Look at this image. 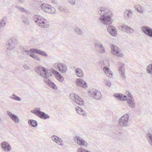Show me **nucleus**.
I'll use <instances>...</instances> for the list:
<instances>
[{
    "label": "nucleus",
    "instance_id": "4c0bfd02",
    "mask_svg": "<svg viewBox=\"0 0 152 152\" xmlns=\"http://www.w3.org/2000/svg\"><path fill=\"white\" fill-rule=\"evenodd\" d=\"M124 64H121L120 66L119 72L120 73L124 72L125 71Z\"/></svg>",
    "mask_w": 152,
    "mask_h": 152
},
{
    "label": "nucleus",
    "instance_id": "aec40b11",
    "mask_svg": "<svg viewBox=\"0 0 152 152\" xmlns=\"http://www.w3.org/2000/svg\"><path fill=\"white\" fill-rule=\"evenodd\" d=\"M45 82L47 85L53 89L56 90L57 87L55 84L49 79H47L45 81Z\"/></svg>",
    "mask_w": 152,
    "mask_h": 152
},
{
    "label": "nucleus",
    "instance_id": "58836bf2",
    "mask_svg": "<svg viewBox=\"0 0 152 152\" xmlns=\"http://www.w3.org/2000/svg\"><path fill=\"white\" fill-rule=\"evenodd\" d=\"M122 95H121L120 94H115L114 95L117 99H118L122 101Z\"/></svg>",
    "mask_w": 152,
    "mask_h": 152
},
{
    "label": "nucleus",
    "instance_id": "f257e3e1",
    "mask_svg": "<svg viewBox=\"0 0 152 152\" xmlns=\"http://www.w3.org/2000/svg\"><path fill=\"white\" fill-rule=\"evenodd\" d=\"M98 12L100 15L99 20L104 25H110L112 22L111 17L112 13L107 8L104 7H99Z\"/></svg>",
    "mask_w": 152,
    "mask_h": 152
},
{
    "label": "nucleus",
    "instance_id": "9b49d317",
    "mask_svg": "<svg viewBox=\"0 0 152 152\" xmlns=\"http://www.w3.org/2000/svg\"><path fill=\"white\" fill-rule=\"evenodd\" d=\"M96 50L99 52L104 54L105 52V48L101 43L99 41H96L94 44Z\"/></svg>",
    "mask_w": 152,
    "mask_h": 152
},
{
    "label": "nucleus",
    "instance_id": "bb28decb",
    "mask_svg": "<svg viewBox=\"0 0 152 152\" xmlns=\"http://www.w3.org/2000/svg\"><path fill=\"white\" fill-rule=\"evenodd\" d=\"M22 21L25 24L28 25L29 23V20L28 17L25 15H22Z\"/></svg>",
    "mask_w": 152,
    "mask_h": 152
},
{
    "label": "nucleus",
    "instance_id": "ddd939ff",
    "mask_svg": "<svg viewBox=\"0 0 152 152\" xmlns=\"http://www.w3.org/2000/svg\"><path fill=\"white\" fill-rule=\"evenodd\" d=\"M74 140L79 145L84 146L86 147H87L88 146V143L79 136H75L74 137Z\"/></svg>",
    "mask_w": 152,
    "mask_h": 152
},
{
    "label": "nucleus",
    "instance_id": "7c9ffc66",
    "mask_svg": "<svg viewBox=\"0 0 152 152\" xmlns=\"http://www.w3.org/2000/svg\"><path fill=\"white\" fill-rule=\"evenodd\" d=\"M15 7L20 12H24L27 14L28 13V12L23 7H22L18 6H15Z\"/></svg>",
    "mask_w": 152,
    "mask_h": 152
},
{
    "label": "nucleus",
    "instance_id": "5fc2aeb1",
    "mask_svg": "<svg viewBox=\"0 0 152 152\" xmlns=\"http://www.w3.org/2000/svg\"><path fill=\"white\" fill-rule=\"evenodd\" d=\"M23 67L24 69H29L28 66L26 65H24L23 66Z\"/></svg>",
    "mask_w": 152,
    "mask_h": 152
},
{
    "label": "nucleus",
    "instance_id": "20e7f679",
    "mask_svg": "<svg viewBox=\"0 0 152 152\" xmlns=\"http://www.w3.org/2000/svg\"><path fill=\"white\" fill-rule=\"evenodd\" d=\"M129 117L128 114L123 115L119 120V125L122 127H126L129 126Z\"/></svg>",
    "mask_w": 152,
    "mask_h": 152
},
{
    "label": "nucleus",
    "instance_id": "9d476101",
    "mask_svg": "<svg viewBox=\"0 0 152 152\" xmlns=\"http://www.w3.org/2000/svg\"><path fill=\"white\" fill-rule=\"evenodd\" d=\"M110 47L112 49V53L118 57H122L123 54L121 53L119 48L114 45H111Z\"/></svg>",
    "mask_w": 152,
    "mask_h": 152
},
{
    "label": "nucleus",
    "instance_id": "393cba45",
    "mask_svg": "<svg viewBox=\"0 0 152 152\" xmlns=\"http://www.w3.org/2000/svg\"><path fill=\"white\" fill-rule=\"evenodd\" d=\"M28 122V124L32 127H35L38 125L37 121L35 120L30 119Z\"/></svg>",
    "mask_w": 152,
    "mask_h": 152
},
{
    "label": "nucleus",
    "instance_id": "603ef678",
    "mask_svg": "<svg viewBox=\"0 0 152 152\" xmlns=\"http://www.w3.org/2000/svg\"><path fill=\"white\" fill-rule=\"evenodd\" d=\"M62 12H64L66 13H69V12L68 9H64V10L62 11Z\"/></svg>",
    "mask_w": 152,
    "mask_h": 152
},
{
    "label": "nucleus",
    "instance_id": "e433bc0d",
    "mask_svg": "<svg viewBox=\"0 0 152 152\" xmlns=\"http://www.w3.org/2000/svg\"><path fill=\"white\" fill-rule=\"evenodd\" d=\"M75 31L78 34L82 35L83 34L82 31L81 29L79 28H75Z\"/></svg>",
    "mask_w": 152,
    "mask_h": 152
},
{
    "label": "nucleus",
    "instance_id": "864d4df0",
    "mask_svg": "<svg viewBox=\"0 0 152 152\" xmlns=\"http://www.w3.org/2000/svg\"><path fill=\"white\" fill-rule=\"evenodd\" d=\"M103 70L104 72H105L107 71H109V70H110V69H109L108 68L106 67H105L103 68Z\"/></svg>",
    "mask_w": 152,
    "mask_h": 152
},
{
    "label": "nucleus",
    "instance_id": "09e8293b",
    "mask_svg": "<svg viewBox=\"0 0 152 152\" xmlns=\"http://www.w3.org/2000/svg\"><path fill=\"white\" fill-rule=\"evenodd\" d=\"M50 13L54 14L56 12V10L54 8H51V10H50Z\"/></svg>",
    "mask_w": 152,
    "mask_h": 152
},
{
    "label": "nucleus",
    "instance_id": "c03bdc74",
    "mask_svg": "<svg viewBox=\"0 0 152 152\" xmlns=\"http://www.w3.org/2000/svg\"><path fill=\"white\" fill-rule=\"evenodd\" d=\"M51 2L55 6H57L58 5V2L56 0H52Z\"/></svg>",
    "mask_w": 152,
    "mask_h": 152
},
{
    "label": "nucleus",
    "instance_id": "dca6fc26",
    "mask_svg": "<svg viewBox=\"0 0 152 152\" xmlns=\"http://www.w3.org/2000/svg\"><path fill=\"white\" fill-rule=\"evenodd\" d=\"M1 145L2 148L6 151H9L11 149L10 145L7 142H3L1 143Z\"/></svg>",
    "mask_w": 152,
    "mask_h": 152
},
{
    "label": "nucleus",
    "instance_id": "13d9d810",
    "mask_svg": "<svg viewBox=\"0 0 152 152\" xmlns=\"http://www.w3.org/2000/svg\"><path fill=\"white\" fill-rule=\"evenodd\" d=\"M25 52L24 51V50H22V51H21V53L23 55H25Z\"/></svg>",
    "mask_w": 152,
    "mask_h": 152
},
{
    "label": "nucleus",
    "instance_id": "7ed1b4c3",
    "mask_svg": "<svg viewBox=\"0 0 152 152\" xmlns=\"http://www.w3.org/2000/svg\"><path fill=\"white\" fill-rule=\"evenodd\" d=\"M31 112L37 116L41 119H46L50 118L49 116L44 112L40 111V108L39 107H35Z\"/></svg>",
    "mask_w": 152,
    "mask_h": 152
},
{
    "label": "nucleus",
    "instance_id": "8fccbe9b",
    "mask_svg": "<svg viewBox=\"0 0 152 152\" xmlns=\"http://www.w3.org/2000/svg\"><path fill=\"white\" fill-rule=\"evenodd\" d=\"M128 96L129 98L128 99H134V98L133 97L132 95L130 92H129L128 93Z\"/></svg>",
    "mask_w": 152,
    "mask_h": 152
},
{
    "label": "nucleus",
    "instance_id": "39448f33",
    "mask_svg": "<svg viewBox=\"0 0 152 152\" xmlns=\"http://www.w3.org/2000/svg\"><path fill=\"white\" fill-rule=\"evenodd\" d=\"M70 99L77 104L80 105H83L84 102L79 96L74 93L71 94L69 95Z\"/></svg>",
    "mask_w": 152,
    "mask_h": 152
},
{
    "label": "nucleus",
    "instance_id": "412c9836",
    "mask_svg": "<svg viewBox=\"0 0 152 152\" xmlns=\"http://www.w3.org/2000/svg\"><path fill=\"white\" fill-rule=\"evenodd\" d=\"M50 5H48L46 4H42L41 6V7L42 10L44 12L47 13H50V10H51V8L50 7Z\"/></svg>",
    "mask_w": 152,
    "mask_h": 152
},
{
    "label": "nucleus",
    "instance_id": "c85d7f7f",
    "mask_svg": "<svg viewBox=\"0 0 152 152\" xmlns=\"http://www.w3.org/2000/svg\"><path fill=\"white\" fill-rule=\"evenodd\" d=\"M133 13L132 11L129 10H126L124 13V16L125 18L127 19L130 16H131Z\"/></svg>",
    "mask_w": 152,
    "mask_h": 152
},
{
    "label": "nucleus",
    "instance_id": "49530a36",
    "mask_svg": "<svg viewBox=\"0 0 152 152\" xmlns=\"http://www.w3.org/2000/svg\"><path fill=\"white\" fill-rule=\"evenodd\" d=\"M121 76V78L123 80H124L125 78V76L124 73V72H121L120 73Z\"/></svg>",
    "mask_w": 152,
    "mask_h": 152
},
{
    "label": "nucleus",
    "instance_id": "b1692460",
    "mask_svg": "<svg viewBox=\"0 0 152 152\" xmlns=\"http://www.w3.org/2000/svg\"><path fill=\"white\" fill-rule=\"evenodd\" d=\"M127 102L129 106L131 108L133 109L135 108V103L134 99H128Z\"/></svg>",
    "mask_w": 152,
    "mask_h": 152
},
{
    "label": "nucleus",
    "instance_id": "4be33fe9",
    "mask_svg": "<svg viewBox=\"0 0 152 152\" xmlns=\"http://www.w3.org/2000/svg\"><path fill=\"white\" fill-rule=\"evenodd\" d=\"M55 75L57 79L60 82H62L64 81L63 77L58 72L55 71Z\"/></svg>",
    "mask_w": 152,
    "mask_h": 152
},
{
    "label": "nucleus",
    "instance_id": "f3484780",
    "mask_svg": "<svg viewBox=\"0 0 152 152\" xmlns=\"http://www.w3.org/2000/svg\"><path fill=\"white\" fill-rule=\"evenodd\" d=\"M7 113L10 118L15 123H18L19 122V119L18 117L11 112L9 111H7Z\"/></svg>",
    "mask_w": 152,
    "mask_h": 152
},
{
    "label": "nucleus",
    "instance_id": "3c124183",
    "mask_svg": "<svg viewBox=\"0 0 152 152\" xmlns=\"http://www.w3.org/2000/svg\"><path fill=\"white\" fill-rule=\"evenodd\" d=\"M127 99H127V96L126 95H124L123 96H122V101H125Z\"/></svg>",
    "mask_w": 152,
    "mask_h": 152
},
{
    "label": "nucleus",
    "instance_id": "79ce46f5",
    "mask_svg": "<svg viewBox=\"0 0 152 152\" xmlns=\"http://www.w3.org/2000/svg\"><path fill=\"white\" fill-rule=\"evenodd\" d=\"M105 73L107 76L110 77H111L112 75H113V74L111 73V72H110V70L105 72Z\"/></svg>",
    "mask_w": 152,
    "mask_h": 152
},
{
    "label": "nucleus",
    "instance_id": "a211bd4d",
    "mask_svg": "<svg viewBox=\"0 0 152 152\" xmlns=\"http://www.w3.org/2000/svg\"><path fill=\"white\" fill-rule=\"evenodd\" d=\"M107 31L112 36H115L117 34V31L115 28L113 26H109L107 28Z\"/></svg>",
    "mask_w": 152,
    "mask_h": 152
},
{
    "label": "nucleus",
    "instance_id": "f8f14e48",
    "mask_svg": "<svg viewBox=\"0 0 152 152\" xmlns=\"http://www.w3.org/2000/svg\"><path fill=\"white\" fill-rule=\"evenodd\" d=\"M54 66L55 68L58 69L59 71L63 73L66 72L67 70L66 66L62 63H56L54 64Z\"/></svg>",
    "mask_w": 152,
    "mask_h": 152
},
{
    "label": "nucleus",
    "instance_id": "37998d69",
    "mask_svg": "<svg viewBox=\"0 0 152 152\" xmlns=\"http://www.w3.org/2000/svg\"><path fill=\"white\" fill-rule=\"evenodd\" d=\"M56 143L60 145H63V142H62V141L60 138H59Z\"/></svg>",
    "mask_w": 152,
    "mask_h": 152
},
{
    "label": "nucleus",
    "instance_id": "2eb2a0df",
    "mask_svg": "<svg viewBox=\"0 0 152 152\" xmlns=\"http://www.w3.org/2000/svg\"><path fill=\"white\" fill-rule=\"evenodd\" d=\"M77 85L78 86H80L84 88H86L87 84L86 82L81 79H78L76 80Z\"/></svg>",
    "mask_w": 152,
    "mask_h": 152
},
{
    "label": "nucleus",
    "instance_id": "423d86ee",
    "mask_svg": "<svg viewBox=\"0 0 152 152\" xmlns=\"http://www.w3.org/2000/svg\"><path fill=\"white\" fill-rule=\"evenodd\" d=\"M24 51L26 54L30 56V54H31L30 52V51L32 53H35L45 57L48 56V54L38 49L31 48L30 49V50H25Z\"/></svg>",
    "mask_w": 152,
    "mask_h": 152
},
{
    "label": "nucleus",
    "instance_id": "72a5a7b5",
    "mask_svg": "<svg viewBox=\"0 0 152 152\" xmlns=\"http://www.w3.org/2000/svg\"><path fill=\"white\" fill-rule=\"evenodd\" d=\"M30 56L32 58H33L34 59L38 61H40L41 59L40 58L38 57V56H37L36 55H35L34 54H30Z\"/></svg>",
    "mask_w": 152,
    "mask_h": 152
},
{
    "label": "nucleus",
    "instance_id": "1a4fd4ad",
    "mask_svg": "<svg viewBox=\"0 0 152 152\" xmlns=\"http://www.w3.org/2000/svg\"><path fill=\"white\" fill-rule=\"evenodd\" d=\"M90 94V96L93 99L96 100L99 99L101 98L102 95L101 93L96 90L92 89L88 92Z\"/></svg>",
    "mask_w": 152,
    "mask_h": 152
},
{
    "label": "nucleus",
    "instance_id": "c9c22d12",
    "mask_svg": "<svg viewBox=\"0 0 152 152\" xmlns=\"http://www.w3.org/2000/svg\"><path fill=\"white\" fill-rule=\"evenodd\" d=\"M77 152H91L90 151L86 150L82 147L78 148L77 150Z\"/></svg>",
    "mask_w": 152,
    "mask_h": 152
},
{
    "label": "nucleus",
    "instance_id": "f03ea898",
    "mask_svg": "<svg viewBox=\"0 0 152 152\" xmlns=\"http://www.w3.org/2000/svg\"><path fill=\"white\" fill-rule=\"evenodd\" d=\"M33 19L35 22L42 28H47L49 26L48 21L41 16L35 15L33 16Z\"/></svg>",
    "mask_w": 152,
    "mask_h": 152
},
{
    "label": "nucleus",
    "instance_id": "4d7b16f0",
    "mask_svg": "<svg viewBox=\"0 0 152 152\" xmlns=\"http://www.w3.org/2000/svg\"><path fill=\"white\" fill-rule=\"evenodd\" d=\"M18 1L19 2L22 4L24 2V0H19Z\"/></svg>",
    "mask_w": 152,
    "mask_h": 152
},
{
    "label": "nucleus",
    "instance_id": "0eeeda50",
    "mask_svg": "<svg viewBox=\"0 0 152 152\" xmlns=\"http://www.w3.org/2000/svg\"><path fill=\"white\" fill-rule=\"evenodd\" d=\"M17 40L14 38L12 37L8 41L7 43V49L12 50L15 48V45L18 44Z\"/></svg>",
    "mask_w": 152,
    "mask_h": 152
},
{
    "label": "nucleus",
    "instance_id": "a18cd8bd",
    "mask_svg": "<svg viewBox=\"0 0 152 152\" xmlns=\"http://www.w3.org/2000/svg\"><path fill=\"white\" fill-rule=\"evenodd\" d=\"M76 0H69V2L71 4L74 5L75 4Z\"/></svg>",
    "mask_w": 152,
    "mask_h": 152
},
{
    "label": "nucleus",
    "instance_id": "c756f323",
    "mask_svg": "<svg viewBox=\"0 0 152 152\" xmlns=\"http://www.w3.org/2000/svg\"><path fill=\"white\" fill-rule=\"evenodd\" d=\"M143 7L140 5H136L135 6V9L138 12L142 14L144 13Z\"/></svg>",
    "mask_w": 152,
    "mask_h": 152
},
{
    "label": "nucleus",
    "instance_id": "473e14b6",
    "mask_svg": "<svg viewBox=\"0 0 152 152\" xmlns=\"http://www.w3.org/2000/svg\"><path fill=\"white\" fill-rule=\"evenodd\" d=\"M10 98L13 99H14L18 101H20L21 100V98L20 97L16 95L15 94H13L12 96H10Z\"/></svg>",
    "mask_w": 152,
    "mask_h": 152
},
{
    "label": "nucleus",
    "instance_id": "6e6552de",
    "mask_svg": "<svg viewBox=\"0 0 152 152\" xmlns=\"http://www.w3.org/2000/svg\"><path fill=\"white\" fill-rule=\"evenodd\" d=\"M47 69L41 66H36L35 68V70L36 72L43 78H45V76H48L46 72Z\"/></svg>",
    "mask_w": 152,
    "mask_h": 152
},
{
    "label": "nucleus",
    "instance_id": "a878e982",
    "mask_svg": "<svg viewBox=\"0 0 152 152\" xmlns=\"http://www.w3.org/2000/svg\"><path fill=\"white\" fill-rule=\"evenodd\" d=\"M75 72L78 77H83L84 75L83 71L80 69H75Z\"/></svg>",
    "mask_w": 152,
    "mask_h": 152
},
{
    "label": "nucleus",
    "instance_id": "a19ab883",
    "mask_svg": "<svg viewBox=\"0 0 152 152\" xmlns=\"http://www.w3.org/2000/svg\"><path fill=\"white\" fill-rule=\"evenodd\" d=\"M59 138V137L55 135H53L51 137L52 140L56 142H57Z\"/></svg>",
    "mask_w": 152,
    "mask_h": 152
},
{
    "label": "nucleus",
    "instance_id": "2f4dec72",
    "mask_svg": "<svg viewBox=\"0 0 152 152\" xmlns=\"http://www.w3.org/2000/svg\"><path fill=\"white\" fill-rule=\"evenodd\" d=\"M6 18L5 17H3L0 21V28L5 26L6 23L4 20H6Z\"/></svg>",
    "mask_w": 152,
    "mask_h": 152
},
{
    "label": "nucleus",
    "instance_id": "5701e85b",
    "mask_svg": "<svg viewBox=\"0 0 152 152\" xmlns=\"http://www.w3.org/2000/svg\"><path fill=\"white\" fill-rule=\"evenodd\" d=\"M76 110L78 113L83 116H86L87 115V114L86 112L79 107H76Z\"/></svg>",
    "mask_w": 152,
    "mask_h": 152
},
{
    "label": "nucleus",
    "instance_id": "ea45409f",
    "mask_svg": "<svg viewBox=\"0 0 152 152\" xmlns=\"http://www.w3.org/2000/svg\"><path fill=\"white\" fill-rule=\"evenodd\" d=\"M46 72H47L46 74L48 75L47 76L45 77V78L46 79L48 78V77H50V76H51L52 75L53 73L50 70H48L47 69Z\"/></svg>",
    "mask_w": 152,
    "mask_h": 152
},
{
    "label": "nucleus",
    "instance_id": "cd10ccee",
    "mask_svg": "<svg viewBox=\"0 0 152 152\" xmlns=\"http://www.w3.org/2000/svg\"><path fill=\"white\" fill-rule=\"evenodd\" d=\"M146 136L149 144L152 146V134L150 133H147Z\"/></svg>",
    "mask_w": 152,
    "mask_h": 152
},
{
    "label": "nucleus",
    "instance_id": "4468645a",
    "mask_svg": "<svg viewBox=\"0 0 152 152\" xmlns=\"http://www.w3.org/2000/svg\"><path fill=\"white\" fill-rule=\"evenodd\" d=\"M143 32L147 35L152 37V29L147 26H144L141 27Z\"/></svg>",
    "mask_w": 152,
    "mask_h": 152
},
{
    "label": "nucleus",
    "instance_id": "6ab92c4d",
    "mask_svg": "<svg viewBox=\"0 0 152 152\" xmlns=\"http://www.w3.org/2000/svg\"><path fill=\"white\" fill-rule=\"evenodd\" d=\"M122 30L127 33L132 34L134 32V30L131 28L127 26H122L121 27Z\"/></svg>",
    "mask_w": 152,
    "mask_h": 152
},
{
    "label": "nucleus",
    "instance_id": "de8ad7c7",
    "mask_svg": "<svg viewBox=\"0 0 152 152\" xmlns=\"http://www.w3.org/2000/svg\"><path fill=\"white\" fill-rule=\"evenodd\" d=\"M58 10L61 11V12H62V11L64 10V7H62L61 6V5H59L58 6Z\"/></svg>",
    "mask_w": 152,
    "mask_h": 152
},
{
    "label": "nucleus",
    "instance_id": "f704fd0d",
    "mask_svg": "<svg viewBox=\"0 0 152 152\" xmlns=\"http://www.w3.org/2000/svg\"><path fill=\"white\" fill-rule=\"evenodd\" d=\"M147 71L148 73L151 74L152 73V65H148L146 68Z\"/></svg>",
    "mask_w": 152,
    "mask_h": 152
},
{
    "label": "nucleus",
    "instance_id": "6e6d98bb",
    "mask_svg": "<svg viewBox=\"0 0 152 152\" xmlns=\"http://www.w3.org/2000/svg\"><path fill=\"white\" fill-rule=\"evenodd\" d=\"M111 83L110 81L107 82L106 84V85L109 87H110L111 86Z\"/></svg>",
    "mask_w": 152,
    "mask_h": 152
}]
</instances>
